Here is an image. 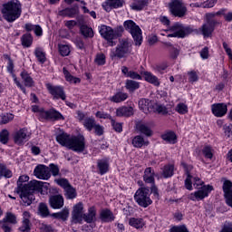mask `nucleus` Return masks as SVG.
<instances>
[{
    "instance_id": "aec40b11",
    "label": "nucleus",
    "mask_w": 232,
    "mask_h": 232,
    "mask_svg": "<svg viewBox=\"0 0 232 232\" xmlns=\"http://www.w3.org/2000/svg\"><path fill=\"white\" fill-rule=\"evenodd\" d=\"M136 130L142 135H145V137H151L153 135V130H151V128H150L146 123H136Z\"/></svg>"
},
{
    "instance_id": "412c9836",
    "label": "nucleus",
    "mask_w": 232,
    "mask_h": 232,
    "mask_svg": "<svg viewBox=\"0 0 232 232\" xmlns=\"http://www.w3.org/2000/svg\"><path fill=\"white\" fill-rule=\"evenodd\" d=\"M143 180L146 182V184H155V170H153L151 167L145 169Z\"/></svg>"
},
{
    "instance_id": "69168bd1",
    "label": "nucleus",
    "mask_w": 232,
    "mask_h": 232,
    "mask_svg": "<svg viewBox=\"0 0 232 232\" xmlns=\"http://www.w3.org/2000/svg\"><path fill=\"white\" fill-rule=\"evenodd\" d=\"M203 3V8H213L217 3H218V0H207Z\"/></svg>"
},
{
    "instance_id": "f8f14e48",
    "label": "nucleus",
    "mask_w": 232,
    "mask_h": 232,
    "mask_svg": "<svg viewBox=\"0 0 232 232\" xmlns=\"http://www.w3.org/2000/svg\"><path fill=\"white\" fill-rule=\"evenodd\" d=\"M34 175L36 179H39L40 180H48L50 177H52V173H50V168L43 164L35 167L34 170Z\"/></svg>"
},
{
    "instance_id": "5701e85b",
    "label": "nucleus",
    "mask_w": 232,
    "mask_h": 232,
    "mask_svg": "<svg viewBox=\"0 0 232 232\" xmlns=\"http://www.w3.org/2000/svg\"><path fill=\"white\" fill-rule=\"evenodd\" d=\"M215 26H217V24H210L209 22H207L206 24H204L201 26L202 35L204 37H209L215 31Z\"/></svg>"
},
{
    "instance_id": "5fc2aeb1",
    "label": "nucleus",
    "mask_w": 232,
    "mask_h": 232,
    "mask_svg": "<svg viewBox=\"0 0 232 232\" xmlns=\"http://www.w3.org/2000/svg\"><path fill=\"white\" fill-rule=\"evenodd\" d=\"M187 179H185V188L191 191L193 189V183L191 182L192 176L189 174V170H186Z\"/></svg>"
},
{
    "instance_id": "423d86ee",
    "label": "nucleus",
    "mask_w": 232,
    "mask_h": 232,
    "mask_svg": "<svg viewBox=\"0 0 232 232\" xmlns=\"http://www.w3.org/2000/svg\"><path fill=\"white\" fill-rule=\"evenodd\" d=\"M124 28L132 35L135 45L140 46L142 44V30H140V27L133 20H127L124 22Z\"/></svg>"
},
{
    "instance_id": "774afa93",
    "label": "nucleus",
    "mask_w": 232,
    "mask_h": 232,
    "mask_svg": "<svg viewBox=\"0 0 232 232\" xmlns=\"http://www.w3.org/2000/svg\"><path fill=\"white\" fill-rule=\"evenodd\" d=\"M0 224L4 232H12V227L6 221H0Z\"/></svg>"
},
{
    "instance_id": "0e129e2a",
    "label": "nucleus",
    "mask_w": 232,
    "mask_h": 232,
    "mask_svg": "<svg viewBox=\"0 0 232 232\" xmlns=\"http://www.w3.org/2000/svg\"><path fill=\"white\" fill-rule=\"evenodd\" d=\"M111 126L118 133L122 131V123L116 122L115 120H111Z\"/></svg>"
},
{
    "instance_id": "4c0bfd02",
    "label": "nucleus",
    "mask_w": 232,
    "mask_h": 232,
    "mask_svg": "<svg viewBox=\"0 0 232 232\" xmlns=\"http://www.w3.org/2000/svg\"><path fill=\"white\" fill-rule=\"evenodd\" d=\"M13 173L6 165L0 163V179L5 177V179H12Z\"/></svg>"
},
{
    "instance_id": "a19ab883",
    "label": "nucleus",
    "mask_w": 232,
    "mask_h": 232,
    "mask_svg": "<svg viewBox=\"0 0 232 232\" xmlns=\"http://www.w3.org/2000/svg\"><path fill=\"white\" fill-rule=\"evenodd\" d=\"M80 32L82 35H83V37H93V29H92V27H89L88 25H81Z\"/></svg>"
},
{
    "instance_id": "7ed1b4c3",
    "label": "nucleus",
    "mask_w": 232,
    "mask_h": 232,
    "mask_svg": "<svg viewBox=\"0 0 232 232\" xmlns=\"http://www.w3.org/2000/svg\"><path fill=\"white\" fill-rule=\"evenodd\" d=\"M131 53V42L128 39L120 40L114 49H111L110 57L111 61H118L128 57Z\"/></svg>"
},
{
    "instance_id": "a878e982",
    "label": "nucleus",
    "mask_w": 232,
    "mask_h": 232,
    "mask_svg": "<svg viewBox=\"0 0 232 232\" xmlns=\"http://www.w3.org/2000/svg\"><path fill=\"white\" fill-rule=\"evenodd\" d=\"M53 218H57L58 220H68V218L70 217V210L68 208H63L62 211L57 213H53L50 215Z\"/></svg>"
},
{
    "instance_id": "c756f323",
    "label": "nucleus",
    "mask_w": 232,
    "mask_h": 232,
    "mask_svg": "<svg viewBox=\"0 0 232 232\" xmlns=\"http://www.w3.org/2000/svg\"><path fill=\"white\" fill-rule=\"evenodd\" d=\"M20 75L22 77V80L24 82V86H26L27 88H33V86L35 85L34 79L30 77V74L28 73V72L24 71L21 72Z\"/></svg>"
},
{
    "instance_id": "2f4dec72",
    "label": "nucleus",
    "mask_w": 232,
    "mask_h": 232,
    "mask_svg": "<svg viewBox=\"0 0 232 232\" xmlns=\"http://www.w3.org/2000/svg\"><path fill=\"white\" fill-rule=\"evenodd\" d=\"M126 99H128V93L117 92L116 94H114L113 96L109 98V101H111V102L119 103V102H124V101H126Z\"/></svg>"
},
{
    "instance_id": "a211bd4d",
    "label": "nucleus",
    "mask_w": 232,
    "mask_h": 232,
    "mask_svg": "<svg viewBox=\"0 0 232 232\" xmlns=\"http://www.w3.org/2000/svg\"><path fill=\"white\" fill-rule=\"evenodd\" d=\"M97 209L95 207H91L88 208V213H83L82 220L87 224H92L97 219Z\"/></svg>"
},
{
    "instance_id": "bf43d9fd",
    "label": "nucleus",
    "mask_w": 232,
    "mask_h": 232,
    "mask_svg": "<svg viewBox=\"0 0 232 232\" xmlns=\"http://www.w3.org/2000/svg\"><path fill=\"white\" fill-rule=\"evenodd\" d=\"M49 170H50V173H52L53 177H57L59 176V166L53 164V163H51L49 165Z\"/></svg>"
},
{
    "instance_id": "3c124183",
    "label": "nucleus",
    "mask_w": 232,
    "mask_h": 232,
    "mask_svg": "<svg viewBox=\"0 0 232 232\" xmlns=\"http://www.w3.org/2000/svg\"><path fill=\"white\" fill-rule=\"evenodd\" d=\"M59 53L63 57H67V55H70V46L66 44H59Z\"/></svg>"
},
{
    "instance_id": "864d4df0",
    "label": "nucleus",
    "mask_w": 232,
    "mask_h": 232,
    "mask_svg": "<svg viewBox=\"0 0 232 232\" xmlns=\"http://www.w3.org/2000/svg\"><path fill=\"white\" fill-rule=\"evenodd\" d=\"M176 111L178 113H179V115H186V113H188V105H186L185 103H179L176 106Z\"/></svg>"
},
{
    "instance_id": "39448f33",
    "label": "nucleus",
    "mask_w": 232,
    "mask_h": 232,
    "mask_svg": "<svg viewBox=\"0 0 232 232\" xmlns=\"http://www.w3.org/2000/svg\"><path fill=\"white\" fill-rule=\"evenodd\" d=\"M167 32H172L167 35V37H179L184 39L186 35H189V34H193L195 30L191 26H184V24L180 23H175L172 26L169 27Z\"/></svg>"
},
{
    "instance_id": "79ce46f5",
    "label": "nucleus",
    "mask_w": 232,
    "mask_h": 232,
    "mask_svg": "<svg viewBox=\"0 0 232 232\" xmlns=\"http://www.w3.org/2000/svg\"><path fill=\"white\" fill-rule=\"evenodd\" d=\"M175 167L173 165H165L162 169V175L164 179H169V177H173V171Z\"/></svg>"
},
{
    "instance_id": "a18cd8bd",
    "label": "nucleus",
    "mask_w": 232,
    "mask_h": 232,
    "mask_svg": "<svg viewBox=\"0 0 232 232\" xmlns=\"http://www.w3.org/2000/svg\"><path fill=\"white\" fill-rule=\"evenodd\" d=\"M14 121V114L12 113H2L0 115V124H8V122H12Z\"/></svg>"
},
{
    "instance_id": "dca6fc26",
    "label": "nucleus",
    "mask_w": 232,
    "mask_h": 232,
    "mask_svg": "<svg viewBox=\"0 0 232 232\" xmlns=\"http://www.w3.org/2000/svg\"><path fill=\"white\" fill-rule=\"evenodd\" d=\"M43 121H64V116L61 112L51 109L44 112Z\"/></svg>"
},
{
    "instance_id": "4468645a",
    "label": "nucleus",
    "mask_w": 232,
    "mask_h": 232,
    "mask_svg": "<svg viewBox=\"0 0 232 232\" xmlns=\"http://www.w3.org/2000/svg\"><path fill=\"white\" fill-rule=\"evenodd\" d=\"M46 88L49 93L53 96V99H62V101H66V94L64 93V89H63L62 86H53L52 84L47 83Z\"/></svg>"
},
{
    "instance_id": "052dcab7",
    "label": "nucleus",
    "mask_w": 232,
    "mask_h": 232,
    "mask_svg": "<svg viewBox=\"0 0 232 232\" xmlns=\"http://www.w3.org/2000/svg\"><path fill=\"white\" fill-rule=\"evenodd\" d=\"M188 82H197L198 81V74H197V72L195 71H190L188 72Z\"/></svg>"
},
{
    "instance_id": "2eb2a0df",
    "label": "nucleus",
    "mask_w": 232,
    "mask_h": 232,
    "mask_svg": "<svg viewBox=\"0 0 232 232\" xmlns=\"http://www.w3.org/2000/svg\"><path fill=\"white\" fill-rule=\"evenodd\" d=\"M49 206L53 209H61L64 206V198L61 195H53L49 198Z\"/></svg>"
},
{
    "instance_id": "20e7f679",
    "label": "nucleus",
    "mask_w": 232,
    "mask_h": 232,
    "mask_svg": "<svg viewBox=\"0 0 232 232\" xmlns=\"http://www.w3.org/2000/svg\"><path fill=\"white\" fill-rule=\"evenodd\" d=\"M194 188L198 189V191L191 193L189 196L190 200H204L206 197L209 195L210 191H213V186L211 185H204V181H202L198 178H194Z\"/></svg>"
},
{
    "instance_id": "58836bf2",
    "label": "nucleus",
    "mask_w": 232,
    "mask_h": 232,
    "mask_svg": "<svg viewBox=\"0 0 232 232\" xmlns=\"http://www.w3.org/2000/svg\"><path fill=\"white\" fill-rule=\"evenodd\" d=\"M65 198L69 200H73V198H77V190L71 185L64 189Z\"/></svg>"
},
{
    "instance_id": "72a5a7b5",
    "label": "nucleus",
    "mask_w": 232,
    "mask_h": 232,
    "mask_svg": "<svg viewBox=\"0 0 232 232\" xmlns=\"http://www.w3.org/2000/svg\"><path fill=\"white\" fill-rule=\"evenodd\" d=\"M21 43L24 48H30V46H32V44L34 43V37H32V34H24L21 37Z\"/></svg>"
},
{
    "instance_id": "e2e57ef3",
    "label": "nucleus",
    "mask_w": 232,
    "mask_h": 232,
    "mask_svg": "<svg viewBox=\"0 0 232 232\" xmlns=\"http://www.w3.org/2000/svg\"><path fill=\"white\" fill-rule=\"evenodd\" d=\"M109 5L112 8H121L124 5V0H109Z\"/></svg>"
},
{
    "instance_id": "b1692460",
    "label": "nucleus",
    "mask_w": 232,
    "mask_h": 232,
    "mask_svg": "<svg viewBox=\"0 0 232 232\" xmlns=\"http://www.w3.org/2000/svg\"><path fill=\"white\" fill-rule=\"evenodd\" d=\"M132 146L134 148H142V146H150V140H144V137L137 135L132 139Z\"/></svg>"
},
{
    "instance_id": "4d7b16f0",
    "label": "nucleus",
    "mask_w": 232,
    "mask_h": 232,
    "mask_svg": "<svg viewBox=\"0 0 232 232\" xmlns=\"http://www.w3.org/2000/svg\"><path fill=\"white\" fill-rule=\"evenodd\" d=\"M95 63L98 66H102L106 64V56L103 53L97 54L95 58Z\"/></svg>"
},
{
    "instance_id": "ea45409f",
    "label": "nucleus",
    "mask_w": 232,
    "mask_h": 232,
    "mask_svg": "<svg viewBox=\"0 0 232 232\" xmlns=\"http://www.w3.org/2000/svg\"><path fill=\"white\" fill-rule=\"evenodd\" d=\"M150 104L149 99H140L139 101V108L143 111V113H150Z\"/></svg>"
},
{
    "instance_id": "393cba45",
    "label": "nucleus",
    "mask_w": 232,
    "mask_h": 232,
    "mask_svg": "<svg viewBox=\"0 0 232 232\" xmlns=\"http://www.w3.org/2000/svg\"><path fill=\"white\" fill-rule=\"evenodd\" d=\"M117 117H131L133 115L132 107H121L116 110Z\"/></svg>"
},
{
    "instance_id": "09e8293b",
    "label": "nucleus",
    "mask_w": 232,
    "mask_h": 232,
    "mask_svg": "<svg viewBox=\"0 0 232 232\" xmlns=\"http://www.w3.org/2000/svg\"><path fill=\"white\" fill-rule=\"evenodd\" d=\"M32 111H34V113H37V117L39 119V121H43L44 113H45L46 111H44V108H41L37 105H33L32 106Z\"/></svg>"
},
{
    "instance_id": "f03ea898",
    "label": "nucleus",
    "mask_w": 232,
    "mask_h": 232,
    "mask_svg": "<svg viewBox=\"0 0 232 232\" xmlns=\"http://www.w3.org/2000/svg\"><path fill=\"white\" fill-rule=\"evenodd\" d=\"M3 17L7 23H14L21 17L23 9L19 0H11L3 5L2 8Z\"/></svg>"
},
{
    "instance_id": "1a4fd4ad",
    "label": "nucleus",
    "mask_w": 232,
    "mask_h": 232,
    "mask_svg": "<svg viewBox=\"0 0 232 232\" xmlns=\"http://www.w3.org/2000/svg\"><path fill=\"white\" fill-rule=\"evenodd\" d=\"M86 149V140L84 136H72L68 150L76 151V153H82Z\"/></svg>"
},
{
    "instance_id": "cd10ccee",
    "label": "nucleus",
    "mask_w": 232,
    "mask_h": 232,
    "mask_svg": "<svg viewBox=\"0 0 232 232\" xmlns=\"http://www.w3.org/2000/svg\"><path fill=\"white\" fill-rule=\"evenodd\" d=\"M97 168L100 175H105V173H108L110 169V164L106 161V160H99L97 161Z\"/></svg>"
},
{
    "instance_id": "4be33fe9",
    "label": "nucleus",
    "mask_w": 232,
    "mask_h": 232,
    "mask_svg": "<svg viewBox=\"0 0 232 232\" xmlns=\"http://www.w3.org/2000/svg\"><path fill=\"white\" fill-rule=\"evenodd\" d=\"M100 218L102 222H113V220H115V216H113L112 211L107 208L101 211Z\"/></svg>"
},
{
    "instance_id": "e433bc0d",
    "label": "nucleus",
    "mask_w": 232,
    "mask_h": 232,
    "mask_svg": "<svg viewBox=\"0 0 232 232\" xmlns=\"http://www.w3.org/2000/svg\"><path fill=\"white\" fill-rule=\"evenodd\" d=\"M96 124L97 121L93 117H86L83 121V126L88 131H92Z\"/></svg>"
},
{
    "instance_id": "f704fd0d",
    "label": "nucleus",
    "mask_w": 232,
    "mask_h": 232,
    "mask_svg": "<svg viewBox=\"0 0 232 232\" xmlns=\"http://www.w3.org/2000/svg\"><path fill=\"white\" fill-rule=\"evenodd\" d=\"M161 139L169 144L177 143V135L173 131L166 132L165 134L161 135Z\"/></svg>"
},
{
    "instance_id": "de8ad7c7",
    "label": "nucleus",
    "mask_w": 232,
    "mask_h": 232,
    "mask_svg": "<svg viewBox=\"0 0 232 232\" xmlns=\"http://www.w3.org/2000/svg\"><path fill=\"white\" fill-rule=\"evenodd\" d=\"M4 222H6L9 224H17V217L15 216V214L12 213V212H7L5 214V218L3 219Z\"/></svg>"
},
{
    "instance_id": "f3484780",
    "label": "nucleus",
    "mask_w": 232,
    "mask_h": 232,
    "mask_svg": "<svg viewBox=\"0 0 232 232\" xmlns=\"http://www.w3.org/2000/svg\"><path fill=\"white\" fill-rule=\"evenodd\" d=\"M211 110L215 117H224L227 113V105L225 103H214L211 106Z\"/></svg>"
},
{
    "instance_id": "680f3d73",
    "label": "nucleus",
    "mask_w": 232,
    "mask_h": 232,
    "mask_svg": "<svg viewBox=\"0 0 232 232\" xmlns=\"http://www.w3.org/2000/svg\"><path fill=\"white\" fill-rule=\"evenodd\" d=\"M202 153L206 157V159H213V151L211 150V147L209 146L204 147Z\"/></svg>"
},
{
    "instance_id": "6e6d98bb",
    "label": "nucleus",
    "mask_w": 232,
    "mask_h": 232,
    "mask_svg": "<svg viewBox=\"0 0 232 232\" xmlns=\"http://www.w3.org/2000/svg\"><path fill=\"white\" fill-rule=\"evenodd\" d=\"M215 17H217L216 13H207L206 14L207 23H209L210 24H218V22L217 20H213V18Z\"/></svg>"
},
{
    "instance_id": "bb28decb",
    "label": "nucleus",
    "mask_w": 232,
    "mask_h": 232,
    "mask_svg": "<svg viewBox=\"0 0 232 232\" xmlns=\"http://www.w3.org/2000/svg\"><path fill=\"white\" fill-rule=\"evenodd\" d=\"M145 6H148V0H133V3L130 5L131 10H136L137 12L144 10Z\"/></svg>"
},
{
    "instance_id": "ddd939ff",
    "label": "nucleus",
    "mask_w": 232,
    "mask_h": 232,
    "mask_svg": "<svg viewBox=\"0 0 232 232\" xmlns=\"http://www.w3.org/2000/svg\"><path fill=\"white\" fill-rule=\"evenodd\" d=\"M99 33L101 34L102 37H103V39H106V41L109 42L110 46H115L113 42V39L115 38V32L111 27L102 25L100 27Z\"/></svg>"
},
{
    "instance_id": "9b49d317",
    "label": "nucleus",
    "mask_w": 232,
    "mask_h": 232,
    "mask_svg": "<svg viewBox=\"0 0 232 232\" xmlns=\"http://www.w3.org/2000/svg\"><path fill=\"white\" fill-rule=\"evenodd\" d=\"M31 133L28 131V129L23 128L19 130H16L14 134V144H17L18 146H23L24 142L27 140H30Z\"/></svg>"
},
{
    "instance_id": "7c9ffc66",
    "label": "nucleus",
    "mask_w": 232,
    "mask_h": 232,
    "mask_svg": "<svg viewBox=\"0 0 232 232\" xmlns=\"http://www.w3.org/2000/svg\"><path fill=\"white\" fill-rule=\"evenodd\" d=\"M143 75L147 82H150V84H154V86H160V82H159V78H157V76L153 75L151 72H145Z\"/></svg>"
},
{
    "instance_id": "49530a36",
    "label": "nucleus",
    "mask_w": 232,
    "mask_h": 232,
    "mask_svg": "<svg viewBox=\"0 0 232 232\" xmlns=\"http://www.w3.org/2000/svg\"><path fill=\"white\" fill-rule=\"evenodd\" d=\"M8 140H10V132L8 130L4 129L0 132V142L2 144H8Z\"/></svg>"
},
{
    "instance_id": "338daca9",
    "label": "nucleus",
    "mask_w": 232,
    "mask_h": 232,
    "mask_svg": "<svg viewBox=\"0 0 232 232\" xmlns=\"http://www.w3.org/2000/svg\"><path fill=\"white\" fill-rule=\"evenodd\" d=\"M40 231L41 232H53V228L50 225L42 224L40 226Z\"/></svg>"
},
{
    "instance_id": "c03bdc74",
    "label": "nucleus",
    "mask_w": 232,
    "mask_h": 232,
    "mask_svg": "<svg viewBox=\"0 0 232 232\" xmlns=\"http://www.w3.org/2000/svg\"><path fill=\"white\" fill-rule=\"evenodd\" d=\"M126 88L129 92H135V90H139L140 88V84L139 82H135L133 80H127L126 81Z\"/></svg>"
},
{
    "instance_id": "9d476101",
    "label": "nucleus",
    "mask_w": 232,
    "mask_h": 232,
    "mask_svg": "<svg viewBox=\"0 0 232 232\" xmlns=\"http://www.w3.org/2000/svg\"><path fill=\"white\" fill-rule=\"evenodd\" d=\"M84 217V205L79 202L72 207V223L82 224V218Z\"/></svg>"
},
{
    "instance_id": "6e6552de",
    "label": "nucleus",
    "mask_w": 232,
    "mask_h": 232,
    "mask_svg": "<svg viewBox=\"0 0 232 232\" xmlns=\"http://www.w3.org/2000/svg\"><path fill=\"white\" fill-rule=\"evenodd\" d=\"M134 200H136L137 204H139V206L141 208H148V206H151L153 201L150 198V188H139L134 195Z\"/></svg>"
},
{
    "instance_id": "6ab92c4d",
    "label": "nucleus",
    "mask_w": 232,
    "mask_h": 232,
    "mask_svg": "<svg viewBox=\"0 0 232 232\" xmlns=\"http://www.w3.org/2000/svg\"><path fill=\"white\" fill-rule=\"evenodd\" d=\"M56 141L58 144H61V146L68 149L72 141V137L67 133L63 132L56 136Z\"/></svg>"
},
{
    "instance_id": "8fccbe9b",
    "label": "nucleus",
    "mask_w": 232,
    "mask_h": 232,
    "mask_svg": "<svg viewBox=\"0 0 232 232\" xmlns=\"http://www.w3.org/2000/svg\"><path fill=\"white\" fill-rule=\"evenodd\" d=\"M19 232H30L32 230V222L22 220V225L18 228Z\"/></svg>"
},
{
    "instance_id": "13d9d810",
    "label": "nucleus",
    "mask_w": 232,
    "mask_h": 232,
    "mask_svg": "<svg viewBox=\"0 0 232 232\" xmlns=\"http://www.w3.org/2000/svg\"><path fill=\"white\" fill-rule=\"evenodd\" d=\"M57 185L61 186L62 188H63V189L65 190L67 188H70L72 185L70 184V181H68V179H59L56 180Z\"/></svg>"
},
{
    "instance_id": "603ef678",
    "label": "nucleus",
    "mask_w": 232,
    "mask_h": 232,
    "mask_svg": "<svg viewBox=\"0 0 232 232\" xmlns=\"http://www.w3.org/2000/svg\"><path fill=\"white\" fill-rule=\"evenodd\" d=\"M223 191H224V197L232 193V182L231 181L226 180L223 183Z\"/></svg>"
},
{
    "instance_id": "f257e3e1",
    "label": "nucleus",
    "mask_w": 232,
    "mask_h": 232,
    "mask_svg": "<svg viewBox=\"0 0 232 232\" xmlns=\"http://www.w3.org/2000/svg\"><path fill=\"white\" fill-rule=\"evenodd\" d=\"M28 180H30V177L26 175L20 176L17 180V188L14 189V193L20 196L23 206H31L32 202L35 200L34 192L43 187L42 181L33 180L25 184L24 182H28Z\"/></svg>"
},
{
    "instance_id": "37998d69",
    "label": "nucleus",
    "mask_w": 232,
    "mask_h": 232,
    "mask_svg": "<svg viewBox=\"0 0 232 232\" xmlns=\"http://www.w3.org/2000/svg\"><path fill=\"white\" fill-rule=\"evenodd\" d=\"M34 55L39 63H41L42 64H44V63H46V53L43 52L42 48H36L34 51Z\"/></svg>"
},
{
    "instance_id": "0eeeda50",
    "label": "nucleus",
    "mask_w": 232,
    "mask_h": 232,
    "mask_svg": "<svg viewBox=\"0 0 232 232\" xmlns=\"http://www.w3.org/2000/svg\"><path fill=\"white\" fill-rule=\"evenodd\" d=\"M169 12L174 17L182 18L188 14V7H186L182 0H170L169 3Z\"/></svg>"
},
{
    "instance_id": "c85d7f7f",
    "label": "nucleus",
    "mask_w": 232,
    "mask_h": 232,
    "mask_svg": "<svg viewBox=\"0 0 232 232\" xmlns=\"http://www.w3.org/2000/svg\"><path fill=\"white\" fill-rule=\"evenodd\" d=\"M129 225L131 226V227H135L136 229H142V227L146 226V222H144L143 218H130L129 220Z\"/></svg>"
},
{
    "instance_id": "473e14b6",
    "label": "nucleus",
    "mask_w": 232,
    "mask_h": 232,
    "mask_svg": "<svg viewBox=\"0 0 232 232\" xmlns=\"http://www.w3.org/2000/svg\"><path fill=\"white\" fill-rule=\"evenodd\" d=\"M63 75L65 77V80L68 82H71L72 84H79V82H81V80L78 78V77H75L73 75H72L70 73V72H68L66 70V67H63Z\"/></svg>"
},
{
    "instance_id": "c9c22d12",
    "label": "nucleus",
    "mask_w": 232,
    "mask_h": 232,
    "mask_svg": "<svg viewBox=\"0 0 232 232\" xmlns=\"http://www.w3.org/2000/svg\"><path fill=\"white\" fill-rule=\"evenodd\" d=\"M38 213L40 216L43 217V218H46L50 217V208H48V205L45 203H40L38 206Z\"/></svg>"
}]
</instances>
